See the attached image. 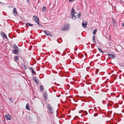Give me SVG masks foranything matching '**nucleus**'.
<instances>
[{
    "mask_svg": "<svg viewBox=\"0 0 124 124\" xmlns=\"http://www.w3.org/2000/svg\"><path fill=\"white\" fill-rule=\"evenodd\" d=\"M13 47L14 50H12V52L14 54H17L19 53V48L15 44H14Z\"/></svg>",
    "mask_w": 124,
    "mask_h": 124,
    "instance_id": "obj_1",
    "label": "nucleus"
},
{
    "mask_svg": "<svg viewBox=\"0 0 124 124\" xmlns=\"http://www.w3.org/2000/svg\"><path fill=\"white\" fill-rule=\"evenodd\" d=\"M48 109L51 113H53L54 112V110L53 109H52V107L51 106L50 104H49L48 105Z\"/></svg>",
    "mask_w": 124,
    "mask_h": 124,
    "instance_id": "obj_2",
    "label": "nucleus"
},
{
    "mask_svg": "<svg viewBox=\"0 0 124 124\" xmlns=\"http://www.w3.org/2000/svg\"><path fill=\"white\" fill-rule=\"evenodd\" d=\"M70 24L65 25L64 27H61V29L62 30L65 31L66 30H69L70 29Z\"/></svg>",
    "mask_w": 124,
    "mask_h": 124,
    "instance_id": "obj_3",
    "label": "nucleus"
},
{
    "mask_svg": "<svg viewBox=\"0 0 124 124\" xmlns=\"http://www.w3.org/2000/svg\"><path fill=\"white\" fill-rule=\"evenodd\" d=\"M43 32L47 36H49L50 37H52V35L51 33L48 32H47L46 30H44Z\"/></svg>",
    "mask_w": 124,
    "mask_h": 124,
    "instance_id": "obj_4",
    "label": "nucleus"
},
{
    "mask_svg": "<svg viewBox=\"0 0 124 124\" xmlns=\"http://www.w3.org/2000/svg\"><path fill=\"white\" fill-rule=\"evenodd\" d=\"M0 34L2 36L4 39H7V35L4 33L2 31L0 32Z\"/></svg>",
    "mask_w": 124,
    "mask_h": 124,
    "instance_id": "obj_5",
    "label": "nucleus"
},
{
    "mask_svg": "<svg viewBox=\"0 0 124 124\" xmlns=\"http://www.w3.org/2000/svg\"><path fill=\"white\" fill-rule=\"evenodd\" d=\"M33 18H34V20L37 23L39 22V18L38 17L36 16H33Z\"/></svg>",
    "mask_w": 124,
    "mask_h": 124,
    "instance_id": "obj_6",
    "label": "nucleus"
},
{
    "mask_svg": "<svg viewBox=\"0 0 124 124\" xmlns=\"http://www.w3.org/2000/svg\"><path fill=\"white\" fill-rule=\"evenodd\" d=\"M13 13L14 16H16L17 14V11L16 10L15 8H14L13 10Z\"/></svg>",
    "mask_w": 124,
    "mask_h": 124,
    "instance_id": "obj_7",
    "label": "nucleus"
},
{
    "mask_svg": "<svg viewBox=\"0 0 124 124\" xmlns=\"http://www.w3.org/2000/svg\"><path fill=\"white\" fill-rule=\"evenodd\" d=\"M107 55L108 57L112 59H114L116 57V56L114 54L113 55L112 54H108Z\"/></svg>",
    "mask_w": 124,
    "mask_h": 124,
    "instance_id": "obj_8",
    "label": "nucleus"
},
{
    "mask_svg": "<svg viewBox=\"0 0 124 124\" xmlns=\"http://www.w3.org/2000/svg\"><path fill=\"white\" fill-rule=\"evenodd\" d=\"M6 119L7 120H10L11 119V116L9 114H6L5 116Z\"/></svg>",
    "mask_w": 124,
    "mask_h": 124,
    "instance_id": "obj_9",
    "label": "nucleus"
},
{
    "mask_svg": "<svg viewBox=\"0 0 124 124\" xmlns=\"http://www.w3.org/2000/svg\"><path fill=\"white\" fill-rule=\"evenodd\" d=\"M47 94L46 92L44 93L43 94V97H44V99L46 100H47Z\"/></svg>",
    "mask_w": 124,
    "mask_h": 124,
    "instance_id": "obj_10",
    "label": "nucleus"
},
{
    "mask_svg": "<svg viewBox=\"0 0 124 124\" xmlns=\"http://www.w3.org/2000/svg\"><path fill=\"white\" fill-rule=\"evenodd\" d=\"M33 79L34 80V81L37 84H38L39 82L37 80V79H36V77H33Z\"/></svg>",
    "mask_w": 124,
    "mask_h": 124,
    "instance_id": "obj_11",
    "label": "nucleus"
},
{
    "mask_svg": "<svg viewBox=\"0 0 124 124\" xmlns=\"http://www.w3.org/2000/svg\"><path fill=\"white\" fill-rule=\"evenodd\" d=\"M71 14L72 18L73 20H75L76 18L75 15L73 14Z\"/></svg>",
    "mask_w": 124,
    "mask_h": 124,
    "instance_id": "obj_12",
    "label": "nucleus"
},
{
    "mask_svg": "<svg viewBox=\"0 0 124 124\" xmlns=\"http://www.w3.org/2000/svg\"><path fill=\"white\" fill-rule=\"evenodd\" d=\"M25 25L27 26H32L33 25L31 23H26L25 24Z\"/></svg>",
    "mask_w": 124,
    "mask_h": 124,
    "instance_id": "obj_13",
    "label": "nucleus"
},
{
    "mask_svg": "<svg viewBox=\"0 0 124 124\" xmlns=\"http://www.w3.org/2000/svg\"><path fill=\"white\" fill-rule=\"evenodd\" d=\"M72 12L73 13L75 14L76 13V11L73 8H72L71 9V14H72Z\"/></svg>",
    "mask_w": 124,
    "mask_h": 124,
    "instance_id": "obj_14",
    "label": "nucleus"
},
{
    "mask_svg": "<svg viewBox=\"0 0 124 124\" xmlns=\"http://www.w3.org/2000/svg\"><path fill=\"white\" fill-rule=\"evenodd\" d=\"M26 108L27 109L29 110H30V107L28 103H27L26 104Z\"/></svg>",
    "mask_w": 124,
    "mask_h": 124,
    "instance_id": "obj_15",
    "label": "nucleus"
},
{
    "mask_svg": "<svg viewBox=\"0 0 124 124\" xmlns=\"http://www.w3.org/2000/svg\"><path fill=\"white\" fill-rule=\"evenodd\" d=\"M95 36L93 35V41L94 43H95L96 41H95Z\"/></svg>",
    "mask_w": 124,
    "mask_h": 124,
    "instance_id": "obj_16",
    "label": "nucleus"
},
{
    "mask_svg": "<svg viewBox=\"0 0 124 124\" xmlns=\"http://www.w3.org/2000/svg\"><path fill=\"white\" fill-rule=\"evenodd\" d=\"M31 72L32 73V75L33 76L34 74L36 75V73L35 72L34 70H32L31 71Z\"/></svg>",
    "mask_w": 124,
    "mask_h": 124,
    "instance_id": "obj_17",
    "label": "nucleus"
},
{
    "mask_svg": "<svg viewBox=\"0 0 124 124\" xmlns=\"http://www.w3.org/2000/svg\"><path fill=\"white\" fill-rule=\"evenodd\" d=\"M42 11L45 12L46 10V8L45 6L42 8Z\"/></svg>",
    "mask_w": 124,
    "mask_h": 124,
    "instance_id": "obj_18",
    "label": "nucleus"
},
{
    "mask_svg": "<svg viewBox=\"0 0 124 124\" xmlns=\"http://www.w3.org/2000/svg\"><path fill=\"white\" fill-rule=\"evenodd\" d=\"M81 15V13L79 12V13L78 14V15H77V18H80V16Z\"/></svg>",
    "mask_w": 124,
    "mask_h": 124,
    "instance_id": "obj_19",
    "label": "nucleus"
},
{
    "mask_svg": "<svg viewBox=\"0 0 124 124\" xmlns=\"http://www.w3.org/2000/svg\"><path fill=\"white\" fill-rule=\"evenodd\" d=\"M83 27L84 28H85L86 27V25L85 23H83L82 24Z\"/></svg>",
    "mask_w": 124,
    "mask_h": 124,
    "instance_id": "obj_20",
    "label": "nucleus"
},
{
    "mask_svg": "<svg viewBox=\"0 0 124 124\" xmlns=\"http://www.w3.org/2000/svg\"><path fill=\"white\" fill-rule=\"evenodd\" d=\"M43 86L42 85H40V91H42L43 89Z\"/></svg>",
    "mask_w": 124,
    "mask_h": 124,
    "instance_id": "obj_21",
    "label": "nucleus"
},
{
    "mask_svg": "<svg viewBox=\"0 0 124 124\" xmlns=\"http://www.w3.org/2000/svg\"><path fill=\"white\" fill-rule=\"evenodd\" d=\"M97 31V29H95L93 32V33L94 34H95Z\"/></svg>",
    "mask_w": 124,
    "mask_h": 124,
    "instance_id": "obj_22",
    "label": "nucleus"
},
{
    "mask_svg": "<svg viewBox=\"0 0 124 124\" xmlns=\"http://www.w3.org/2000/svg\"><path fill=\"white\" fill-rule=\"evenodd\" d=\"M18 57L17 56H16L15 57V59L16 61L18 60Z\"/></svg>",
    "mask_w": 124,
    "mask_h": 124,
    "instance_id": "obj_23",
    "label": "nucleus"
},
{
    "mask_svg": "<svg viewBox=\"0 0 124 124\" xmlns=\"http://www.w3.org/2000/svg\"><path fill=\"white\" fill-rule=\"evenodd\" d=\"M98 49L99 51H100L101 53H104V52L100 48H99V47H98Z\"/></svg>",
    "mask_w": 124,
    "mask_h": 124,
    "instance_id": "obj_24",
    "label": "nucleus"
},
{
    "mask_svg": "<svg viewBox=\"0 0 124 124\" xmlns=\"http://www.w3.org/2000/svg\"><path fill=\"white\" fill-rule=\"evenodd\" d=\"M108 117H109V115H111V114L112 113L111 112H110L109 111H108Z\"/></svg>",
    "mask_w": 124,
    "mask_h": 124,
    "instance_id": "obj_25",
    "label": "nucleus"
},
{
    "mask_svg": "<svg viewBox=\"0 0 124 124\" xmlns=\"http://www.w3.org/2000/svg\"><path fill=\"white\" fill-rule=\"evenodd\" d=\"M112 22L113 23L116 22H115V20L113 18H112Z\"/></svg>",
    "mask_w": 124,
    "mask_h": 124,
    "instance_id": "obj_26",
    "label": "nucleus"
},
{
    "mask_svg": "<svg viewBox=\"0 0 124 124\" xmlns=\"http://www.w3.org/2000/svg\"><path fill=\"white\" fill-rule=\"evenodd\" d=\"M37 23L38 24V25L40 26H43V25L42 24L39 23V22H38V23Z\"/></svg>",
    "mask_w": 124,
    "mask_h": 124,
    "instance_id": "obj_27",
    "label": "nucleus"
},
{
    "mask_svg": "<svg viewBox=\"0 0 124 124\" xmlns=\"http://www.w3.org/2000/svg\"><path fill=\"white\" fill-rule=\"evenodd\" d=\"M23 66L24 69L25 70H26L27 69V67H26V66H25V65L24 64L23 65Z\"/></svg>",
    "mask_w": 124,
    "mask_h": 124,
    "instance_id": "obj_28",
    "label": "nucleus"
},
{
    "mask_svg": "<svg viewBox=\"0 0 124 124\" xmlns=\"http://www.w3.org/2000/svg\"><path fill=\"white\" fill-rule=\"evenodd\" d=\"M98 116V113H96L95 114H94V115L93 116L94 117H95V116Z\"/></svg>",
    "mask_w": 124,
    "mask_h": 124,
    "instance_id": "obj_29",
    "label": "nucleus"
},
{
    "mask_svg": "<svg viewBox=\"0 0 124 124\" xmlns=\"http://www.w3.org/2000/svg\"><path fill=\"white\" fill-rule=\"evenodd\" d=\"M113 26L115 27L116 25V22L113 23Z\"/></svg>",
    "mask_w": 124,
    "mask_h": 124,
    "instance_id": "obj_30",
    "label": "nucleus"
},
{
    "mask_svg": "<svg viewBox=\"0 0 124 124\" xmlns=\"http://www.w3.org/2000/svg\"><path fill=\"white\" fill-rule=\"evenodd\" d=\"M29 69L30 70H31V71L32 70H33L32 68V67H30L29 68Z\"/></svg>",
    "mask_w": 124,
    "mask_h": 124,
    "instance_id": "obj_31",
    "label": "nucleus"
},
{
    "mask_svg": "<svg viewBox=\"0 0 124 124\" xmlns=\"http://www.w3.org/2000/svg\"><path fill=\"white\" fill-rule=\"evenodd\" d=\"M10 101L12 102H13V100H12V98L11 97L10 98Z\"/></svg>",
    "mask_w": 124,
    "mask_h": 124,
    "instance_id": "obj_32",
    "label": "nucleus"
},
{
    "mask_svg": "<svg viewBox=\"0 0 124 124\" xmlns=\"http://www.w3.org/2000/svg\"><path fill=\"white\" fill-rule=\"evenodd\" d=\"M119 65H120V66H121L124 67V66L122 64H119Z\"/></svg>",
    "mask_w": 124,
    "mask_h": 124,
    "instance_id": "obj_33",
    "label": "nucleus"
},
{
    "mask_svg": "<svg viewBox=\"0 0 124 124\" xmlns=\"http://www.w3.org/2000/svg\"><path fill=\"white\" fill-rule=\"evenodd\" d=\"M96 70V71H97V73H96V74H97V73L98 72V71H99V70H98V69H97Z\"/></svg>",
    "mask_w": 124,
    "mask_h": 124,
    "instance_id": "obj_34",
    "label": "nucleus"
},
{
    "mask_svg": "<svg viewBox=\"0 0 124 124\" xmlns=\"http://www.w3.org/2000/svg\"><path fill=\"white\" fill-rule=\"evenodd\" d=\"M27 2L29 3L30 2V0H27Z\"/></svg>",
    "mask_w": 124,
    "mask_h": 124,
    "instance_id": "obj_35",
    "label": "nucleus"
},
{
    "mask_svg": "<svg viewBox=\"0 0 124 124\" xmlns=\"http://www.w3.org/2000/svg\"><path fill=\"white\" fill-rule=\"evenodd\" d=\"M60 94H59V96H57V95H56V96L58 97H59L60 96Z\"/></svg>",
    "mask_w": 124,
    "mask_h": 124,
    "instance_id": "obj_36",
    "label": "nucleus"
},
{
    "mask_svg": "<svg viewBox=\"0 0 124 124\" xmlns=\"http://www.w3.org/2000/svg\"><path fill=\"white\" fill-rule=\"evenodd\" d=\"M85 112L86 113V114H87V113L86 111H85Z\"/></svg>",
    "mask_w": 124,
    "mask_h": 124,
    "instance_id": "obj_37",
    "label": "nucleus"
},
{
    "mask_svg": "<svg viewBox=\"0 0 124 124\" xmlns=\"http://www.w3.org/2000/svg\"><path fill=\"white\" fill-rule=\"evenodd\" d=\"M123 26L124 27V23L123 25Z\"/></svg>",
    "mask_w": 124,
    "mask_h": 124,
    "instance_id": "obj_38",
    "label": "nucleus"
},
{
    "mask_svg": "<svg viewBox=\"0 0 124 124\" xmlns=\"http://www.w3.org/2000/svg\"><path fill=\"white\" fill-rule=\"evenodd\" d=\"M80 97V98H81L82 97Z\"/></svg>",
    "mask_w": 124,
    "mask_h": 124,
    "instance_id": "obj_39",
    "label": "nucleus"
},
{
    "mask_svg": "<svg viewBox=\"0 0 124 124\" xmlns=\"http://www.w3.org/2000/svg\"><path fill=\"white\" fill-rule=\"evenodd\" d=\"M80 111H79V113H80Z\"/></svg>",
    "mask_w": 124,
    "mask_h": 124,
    "instance_id": "obj_40",
    "label": "nucleus"
},
{
    "mask_svg": "<svg viewBox=\"0 0 124 124\" xmlns=\"http://www.w3.org/2000/svg\"><path fill=\"white\" fill-rule=\"evenodd\" d=\"M118 106L116 108H118Z\"/></svg>",
    "mask_w": 124,
    "mask_h": 124,
    "instance_id": "obj_41",
    "label": "nucleus"
}]
</instances>
